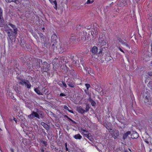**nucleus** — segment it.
<instances>
[{
    "label": "nucleus",
    "instance_id": "1",
    "mask_svg": "<svg viewBox=\"0 0 152 152\" xmlns=\"http://www.w3.org/2000/svg\"><path fill=\"white\" fill-rule=\"evenodd\" d=\"M35 111H32L31 114L28 115V118L29 119H33L35 117L38 119L43 118L45 117V114L42 111L36 108Z\"/></svg>",
    "mask_w": 152,
    "mask_h": 152
},
{
    "label": "nucleus",
    "instance_id": "2",
    "mask_svg": "<svg viewBox=\"0 0 152 152\" xmlns=\"http://www.w3.org/2000/svg\"><path fill=\"white\" fill-rule=\"evenodd\" d=\"M18 80L19 84L22 86L25 85L28 89L31 88V85L29 80H25L23 78L20 77H18Z\"/></svg>",
    "mask_w": 152,
    "mask_h": 152
},
{
    "label": "nucleus",
    "instance_id": "3",
    "mask_svg": "<svg viewBox=\"0 0 152 152\" xmlns=\"http://www.w3.org/2000/svg\"><path fill=\"white\" fill-rule=\"evenodd\" d=\"M42 65H43L41 68L42 72H47L48 70H50V65L46 62H44Z\"/></svg>",
    "mask_w": 152,
    "mask_h": 152
},
{
    "label": "nucleus",
    "instance_id": "4",
    "mask_svg": "<svg viewBox=\"0 0 152 152\" xmlns=\"http://www.w3.org/2000/svg\"><path fill=\"white\" fill-rule=\"evenodd\" d=\"M61 43H54L52 44V48L53 49L54 52L56 51V50H58L59 51H60V49L61 48Z\"/></svg>",
    "mask_w": 152,
    "mask_h": 152
},
{
    "label": "nucleus",
    "instance_id": "5",
    "mask_svg": "<svg viewBox=\"0 0 152 152\" xmlns=\"http://www.w3.org/2000/svg\"><path fill=\"white\" fill-rule=\"evenodd\" d=\"M144 102L145 104L148 107L150 106L152 103L151 99L150 96L148 95L145 96Z\"/></svg>",
    "mask_w": 152,
    "mask_h": 152
},
{
    "label": "nucleus",
    "instance_id": "6",
    "mask_svg": "<svg viewBox=\"0 0 152 152\" xmlns=\"http://www.w3.org/2000/svg\"><path fill=\"white\" fill-rule=\"evenodd\" d=\"M7 34V35L9 37V39L12 40L15 37L17 33H14V31H13L12 30V31H8L6 32Z\"/></svg>",
    "mask_w": 152,
    "mask_h": 152
},
{
    "label": "nucleus",
    "instance_id": "7",
    "mask_svg": "<svg viewBox=\"0 0 152 152\" xmlns=\"http://www.w3.org/2000/svg\"><path fill=\"white\" fill-rule=\"evenodd\" d=\"M111 135L114 139H115L118 138L119 135V132L118 130H115L110 132Z\"/></svg>",
    "mask_w": 152,
    "mask_h": 152
},
{
    "label": "nucleus",
    "instance_id": "8",
    "mask_svg": "<svg viewBox=\"0 0 152 152\" xmlns=\"http://www.w3.org/2000/svg\"><path fill=\"white\" fill-rule=\"evenodd\" d=\"M117 40L118 41V42L124 45H125L129 49L130 48V47L129 45L127 44L126 41L125 40V41H124V40H123L121 38L118 37L117 38Z\"/></svg>",
    "mask_w": 152,
    "mask_h": 152
},
{
    "label": "nucleus",
    "instance_id": "9",
    "mask_svg": "<svg viewBox=\"0 0 152 152\" xmlns=\"http://www.w3.org/2000/svg\"><path fill=\"white\" fill-rule=\"evenodd\" d=\"M70 58L73 61V63L74 64H76V61L78 58L77 56L75 54L73 55H71L70 57Z\"/></svg>",
    "mask_w": 152,
    "mask_h": 152
},
{
    "label": "nucleus",
    "instance_id": "10",
    "mask_svg": "<svg viewBox=\"0 0 152 152\" xmlns=\"http://www.w3.org/2000/svg\"><path fill=\"white\" fill-rule=\"evenodd\" d=\"M71 79H68L66 81L67 84L71 88H74V87L75 84L72 82H71Z\"/></svg>",
    "mask_w": 152,
    "mask_h": 152
},
{
    "label": "nucleus",
    "instance_id": "11",
    "mask_svg": "<svg viewBox=\"0 0 152 152\" xmlns=\"http://www.w3.org/2000/svg\"><path fill=\"white\" fill-rule=\"evenodd\" d=\"M8 25L10 26L13 29L14 33H17L18 29L15 25L10 23H8Z\"/></svg>",
    "mask_w": 152,
    "mask_h": 152
},
{
    "label": "nucleus",
    "instance_id": "12",
    "mask_svg": "<svg viewBox=\"0 0 152 152\" xmlns=\"http://www.w3.org/2000/svg\"><path fill=\"white\" fill-rule=\"evenodd\" d=\"M58 37L55 34H53L51 37V40L52 43H56L57 42L56 41Z\"/></svg>",
    "mask_w": 152,
    "mask_h": 152
},
{
    "label": "nucleus",
    "instance_id": "13",
    "mask_svg": "<svg viewBox=\"0 0 152 152\" xmlns=\"http://www.w3.org/2000/svg\"><path fill=\"white\" fill-rule=\"evenodd\" d=\"M131 138L132 139H137L139 137V135L138 133L135 131L133 132L132 134H131Z\"/></svg>",
    "mask_w": 152,
    "mask_h": 152
},
{
    "label": "nucleus",
    "instance_id": "14",
    "mask_svg": "<svg viewBox=\"0 0 152 152\" xmlns=\"http://www.w3.org/2000/svg\"><path fill=\"white\" fill-rule=\"evenodd\" d=\"M78 37L76 36L75 34H72L70 35V38L69 40L71 42H74L76 40V39H77Z\"/></svg>",
    "mask_w": 152,
    "mask_h": 152
},
{
    "label": "nucleus",
    "instance_id": "15",
    "mask_svg": "<svg viewBox=\"0 0 152 152\" xmlns=\"http://www.w3.org/2000/svg\"><path fill=\"white\" fill-rule=\"evenodd\" d=\"M42 42V44L43 45V46L46 47L47 48L49 47L51 45L50 43L47 41L46 39H45V41H43Z\"/></svg>",
    "mask_w": 152,
    "mask_h": 152
},
{
    "label": "nucleus",
    "instance_id": "16",
    "mask_svg": "<svg viewBox=\"0 0 152 152\" xmlns=\"http://www.w3.org/2000/svg\"><path fill=\"white\" fill-rule=\"evenodd\" d=\"M131 132L130 131H128L125 133L123 137V139L125 140L127 137L129 136V135H130L131 134Z\"/></svg>",
    "mask_w": 152,
    "mask_h": 152
},
{
    "label": "nucleus",
    "instance_id": "17",
    "mask_svg": "<svg viewBox=\"0 0 152 152\" xmlns=\"http://www.w3.org/2000/svg\"><path fill=\"white\" fill-rule=\"evenodd\" d=\"M50 148L52 151H53L54 150V151H56V152H61V150H59L58 151V149L56 147V146L54 145L53 144H51Z\"/></svg>",
    "mask_w": 152,
    "mask_h": 152
},
{
    "label": "nucleus",
    "instance_id": "18",
    "mask_svg": "<svg viewBox=\"0 0 152 152\" xmlns=\"http://www.w3.org/2000/svg\"><path fill=\"white\" fill-rule=\"evenodd\" d=\"M41 125L43 126V127L47 130H49L50 129V127L48 125L46 124L43 122H42L41 124Z\"/></svg>",
    "mask_w": 152,
    "mask_h": 152
},
{
    "label": "nucleus",
    "instance_id": "19",
    "mask_svg": "<svg viewBox=\"0 0 152 152\" xmlns=\"http://www.w3.org/2000/svg\"><path fill=\"white\" fill-rule=\"evenodd\" d=\"M38 34L41 40H42V42L45 41V39H46L45 36L41 32H39Z\"/></svg>",
    "mask_w": 152,
    "mask_h": 152
},
{
    "label": "nucleus",
    "instance_id": "20",
    "mask_svg": "<svg viewBox=\"0 0 152 152\" xmlns=\"http://www.w3.org/2000/svg\"><path fill=\"white\" fill-rule=\"evenodd\" d=\"M88 100L91 103L92 106H96V102L91 98L90 95L89 96V98L88 99Z\"/></svg>",
    "mask_w": 152,
    "mask_h": 152
},
{
    "label": "nucleus",
    "instance_id": "21",
    "mask_svg": "<svg viewBox=\"0 0 152 152\" xmlns=\"http://www.w3.org/2000/svg\"><path fill=\"white\" fill-rule=\"evenodd\" d=\"M97 48L96 46H94L92 48L91 52L92 53L95 54L97 53Z\"/></svg>",
    "mask_w": 152,
    "mask_h": 152
},
{
    "label": "nucleus",
    "instance_id": "22",
    "mask_svg": "<svg viewBox=\"0 0 152 152\" xmlns=\"http://www.w3.org/2000/svg\"><path fill=\"white\" fill-rule=\"evenodd\" d=\"M78 112L79 113L83 114L85 113V111L81 106H80L78 108Z\"/></svg>",
    "mask_w": 152,
    "mask_h": 152
},
{
    "label": "nucleus",
    "instance_id": "23",
    "mask_svg": "<svg viewBox=\"0 0 152 152\" xmlns=\"http://www.w3.org/2000/svg\"><path fill=\"white\" fill-rule=\"evenodd\" d=\"M8 25V24L5 25L4 26V31L6 32L8 31H12V29L9 27Z\"/></svg>",
    "mask_w": 152,
    "mask_h": 152
},
{
    "label": "nucleus",
    "instance_id": "24",
    "mask_svg": "<svg viewBox=\"0 0 152 152\" xmlns=\"http://www.w3.org/2000/svg\"><path fill=\"white\" fill-rule=\"evenodd\" d=\"M42 62V60L40 59L37 60L36 62V66L38 68L40 67L41 63Z\"/></svg>",
    "mask_w": 152,
    "mask_h": 152
},
{
    "label": "nucleus",
    "instance_id": "25",
    "mask_svg": "<svg viewBox=\"0 0 152 152\" xmlns=\"http://www.w3.org/2000/svg\"><path fill=\"white\" fill-rule=\"evenodd\" d=\"M4 20L3 16H0V27H3L4 25Z\"/></svg>",
    "mask_w": 152,
    "mask_h": 152
},
{
    "label": "nucleus",
    "instance_id": "26",
    "mask_svg": "<svg viewBox=\"0 0 152 152\" xmlns=\"http://www.w3.org/2000/svg\"><path fill=\"white\" fill-rule=\"evenodd\" d=\"M73 137L76 140H80L82 137L80 134H77L74 135Z\"/></svg>",
    "mask_w": 152,
    "mask_h": 152
},
{
    "label": "nucleus",
    "instance_id": "27",
    "mask_svg": "<svg viewBox=\"0 0 152 152\" xmlns=\"http://www.w3.org/2000/svg\"><path fill=\"white\" fill-rule=\"evenodd\" d=\"M39 95H42L43 94L39 90L38 88H35L34 90Z\"/></svg>",
    "mask_w": 152,
    "mask_h": 152
},
{
    "label": "nucleus",
    "instance_id": "28",
    "mask_svg": "<svg viewBox=\"0 0 152 152\" xmlns=\"http://www.w3.org/2000/svg\"><path fill=\"white\" fill-rule=\"evenodd\" d=\"M48 92H47L46 93V94L47 96V98L48 99H52L53 97V96L52 94L50 93H48Z\"/></svg>",
    "mask_w": 152,
    "mask_h": 152
},
{
    "label": "nucleus",
    "instance_id": "29",
    "mask_svg": "<svg viewBox=\"0 0 152 152\" xmlns=\"http://www.w3.org/2000/svg\"><path fill=\"white\" fill-rule=\"evenodd\" d=\"M81 131L83 135L85 134H90L88 131L82 128L81 129Z\"/></svg>",
    "mask_w": 152,
    "mask_h": 152
},
{
    "label": "nucleus",
    "instance_id": "30",
    "mask_svg": "<svg viewBox=\"0 0 152 152\" xmlns=\"http://www.w3.org/2000/svg\"><path fill=\"white\" fill-rule=\"evenodd\" d=\"M79 38H80L81 40H85L86 39V37H85L84 34L82 35L81 33V34L79 35Z\"/></svg>",
    "mask_w": 152,
    "mask_h": 152
},
{
    "label": "nucleus",
    "instance_id": "31",
    "mask_svg": "<svg viewBox=\"0 0 152 152\" xmlns=\"http://www.w3.org/2000/svg\"><path fill=\"white\" fill-rule=\"evenodd\" d=\"M64 108L67 110H68L69 112L72 113H73L74 112L72 110H69V108L66 105H64Z\"/></svg>",
    "mask_w": 152,
    "mask_h": 152
},
{
    "label": "nucleus",
    "instance_id": "32",
    "mask_svg": "<svg viewBox=\"0 0 152 152\" xmlns=\"http://www.w3.org/2000/svg\"><path fill=\"white\" fill-rule=\"evenodd\" d=\"M53 3H54L55 4V6L54 7V8L56 10H57V3L56 0H55L54 1H53Z\"/></svg>",
    "mask_w": 152,
    "mask_h": 152
},
{
    "label": "nucleus",
    "instance_id": "33",
    "mask_svg": "<svg viewBox=\"0 0 152 152\" xmlns=\"http://www.w3.org/2000/svg\"><path fill=\"white\" fill-rule=\"evenodd\" d=\"M86 107L85 109V112H87L89 111V109L90 108V105L89 104H86Z\"/></svg>",
    "mask_w": 152,
    "mask_h": 152
},
{
    "label": "nucleus",
    "instance_id": "34",
    "mask_svg": "<svg viewBox=\"0 0 152 152\" xmlns=\"http://www.w3.org/2000/svg\"><path fill=\"white\" fill-rule=\"evenodd\" d=\"M103 48L105 49L104 47H103V45H102L100 48V50L99 51V53H102V50H103Z\"/></svg>",
    "mask_w": 152,
    "mask_h": 152
},
{
    "label": "nucleus",
    "instance_id": "35",
    "mask_svg": "<svg viewBox=\"0 0 152 152\" xmlns=\"http://www.w3.org/2000/svg\"><path fill=\"white\" fill-rule=\"evenodd\" d=\"M74 72V70H72L71 71V72H70V74L72 73V76H73L74 77H75V76H76V73H75Z\"/></svg>",
    "mask_w": 152,
    "mask_h": 152
},
{
    "label": "nucleus",
    "instance_id": "36",
    "mask_svg": "<svg viewBox=\"0 0 152 152\" xmlns=\"http://www.w3.org/2000/svg\"><path fill=\"white\" fill-rule=\"evenodd\" d=\"M41 142L42 143L44 144V146L45 147H47V146L48 145V143L47 142L42 140L41 141Z\"/></svg>",
    "mask_w": 152,
    "mask_h": 152
},
{
    "label": "nucleus",
    "instance_id": "37",
    "mask_svg": "<svg viewBox=\"0 0 152 152\" xmlns=\"http://www.w3.org/2000/svg\"><path fill=\"white\" fill-rule=\"evenodd\" d=\"M61 82L62 83L63 86L65 88H66L67 87V85L63 81H62Z\"/></svg>",
    "mask_w": 152,
    "mask_h": 152
},
{
    "label": "nucleus",
    "instance_id": "38",
    "mask_svg": "<svg viewBox=\"0 0 152 152\" xmlns=\"http://www.w3.org/2000/svg\"><path fill=\"white\" fill-rule=\"evenodd\" d=\"M87 138L91 141H92L93 140L91 136H90V135H89Z\"/></svg>",
    "mask_w": 152,
    "mask_h": 152
},
{
    "label": "nucleus",
    "instance_id": "39",
    "mask_svg": "<svg viewBox=\"0 0 152 152\" xmlns=\"http://www.w3.org/2000/svg\"><path fill=\"white\" fill-rule=\"evenodd\" d=\"M94 2V1H91L90 0H87V1L86 2V4H90L93 3Z\"/></svg>",
    "mask_w": 152,
    "mask_h": 152
},
{
    "label": "nucleus",
    "instance_id": "40",
    "mask_svg": "<svg viewBox=\"0 0 152 152\" xmlns=\"http://www.w3.org/2000/svg\"><path fill=\"white\" fill-rule=\"evenodd\" d=\"M85 86L86 87L87 89V90H88L89 88L91 87L90 85L89 84H88V83L86 84Z\"/></svg>",
    "mask_w": 152,
    "mask_h": 152
},
{
    "label": "nucleus",
    "instance_id": "41",
    "mask_svg": "<svg viewBox=\"0 0 152 152\" xmlns=\"http://www.w3.org/2000/svg\"><path fill=\"white\" fill-rule=\"evenodd\" d=\"M61 48L60 49V51H61L62 50H64V49H66V48H64V45H62L61 44Z\"/></svg>",
    "mask_w": 152,
    "mask_h": 152
},
{
    "label": "nucleus",
    "instance_id": "42",
    "mask_svg": "<svg viewBox=\"0 0 152 152\" xmlns=\"http://www.w3.org/2000/svg\"><path fill=\"white\" fill-rule=\"evenodd\" d=\"M15 91H16V92L17 93H20V91L19 90L18 88V87H17V88H15Z\"/></svg>",
    "mask_w": 152,
    "mask_h": 152
},
{
    "label": "nucleus",
    "instance_id": "43",
    "mask_svg": "<svg viewBox=\"0 0 152 152\" xmlns=\"http://www.w3.org/2000/svg\"><path fill=\"white\" fill-rule=\"evenodd\" d=\"M84 91L85 93L88 95H89V92L88 91V90H85Z\"/></svg>",
    "mask_w": 152,
    "mask_h": 152
},
{
    "label": "nucleus",
    "instance_id": "44",
    "mask_svg": "<svg viewBox=\"0 0 152 152\" xmlns=\"http://www.w3.org/2000/svg\"><path fill=\"white\" fill-rule=\"evenodd\" d=\"M102 43H103L102 44V45H103H103H105L106 44V42L104 40H102Z\"/></svg>",
    "mask_w": 152,
    "mask_h": 152
},
{
    "label": "nucleus",
    "instance_id": "45",
    "mask_svg": "<svg viewBox=\"0 0 152 152\" xmlns=\"http://www.w3.org/2000/svg\"><path fill=\"white\" fill-rule=\"evenodd\" d=\"M92 71L90 69H89L88 70L87 72H86V73L90 74L91 73V72Z\"/></svg>",
    "mask_w": 152,
    "mask_h": 152
},
{
    "label": "nucleus",
    "instance_id": "46",
    "mask_svg": "<svg viewBox=\"0 0 152 152\" xmlns=\"http://www.w3.org/2000/svg\"><path fill=\"white\" fill-rule=\"evenodd\" d=\"M2 16V10L1 9L0 7V16Z\"/></svg>",
    "mask_w": 152,
    "mask_h": 152
},
{
    "label": "nucleus",
    "instance_id": "47",
    "mask_svg": "<svg viewBox=\"0 0 152 152\" xmlns=\"http://www.w3.org/2000/svg\"><path fill=\"white\" fill-rule=\"evenodd\" d=\"M66 96V94H64L61 93L60 94V96Z\"/></svg>",
    "mask_w": 152,
    "mask_h": 152
},
{
    "label": "nucleus",
    "instance_id": "48",
    "mask_svg": "<svg viewBox=\"0 0 152 152\" xmlns=\"http://www.w3.org/2000/svg\"><path fill=\"white\" fill-rule=\"evenodd\" d=\"M148 75L151 76V77L152 76V72H148Z\"/></svg>",
    "mask_w": 152,
    "mask_h": 152
},
{
    "label": "nucleus",
    "instance_id": "49",
    "mask_svg": "<svg viewBox=\"0 0 152 152\" xmlns=\"http://www.w3.org/2000/svg\"><path fill=\"white\" fill-rule=\"evenodd\" d=\"M40 150L41 152H44L45 151L43 147H41L40 148Z\"/></svg>",
    "mask_w": 152,
    "mask_h": 152
},
{
    "label": "nucleus",
    "instance_id": "50",
    "mask_svg": "<svg viewBox=\"0 0 152 152\" xmlns=\"http://www.w3.org/2000/svg\"><path fill=\"white\" fill-rule=\"evenodd\" d=\"M149 120L151 121H152V114L151 115V116L149 117Z\"/></svg>",
    "mask_w": 152,
    "mask_h": 152
},
{
    "label": "nucleus",
    "instance_id": "51",
    "mask_svg": "<svg viewBox=\"0 0 152 152\" xmlns=\"http://www.w3.org/2000/svg\"><path fill=\"white\" fill-rule=\"evenodd\" d=\"M11 98L13 100H15V98L14 97V96L12 95L11 96Z\"/></svg>",
    "mask_w": 152,
    "mask_h": 152
},
{
    "label": "nucleus",
    "instance_id": "52",
    "mask_svg": "<svg viewBox=\"0 0 152 152\" xmlns=\"http://www.w3.org/2000/svg\"><path fill=\"white\" fill-rule=\"evenodd\" d=\"M118 49H119V50L122 52L123 53H124V51L120 48H118Z\"/></svg>",
    "mask_w": 152,
    "mask_h": 152
},
{
    "label": "nucleus",
    "instance_id": "53",
    "mask_svg": "<svg viewBox=\"0 0 152 152\" xmlns=\"http://www.w3.org/2000/svg\"><path fill=\"white\" fill-rule=\"evenodd\" d=\"M88 69H89L87 67H86L85 68V70L86 71V72H87Z\"/></svg>",
    "mask_w": 152,
    "mask_h": 152
},
{
    "label": "nucleus",
    "instance_id": "54",
    "mask_svg": "<svg viewBox=\"0 0 152 152\" xmlns=\"http://www.w3.org/2000/svg\"><path fill=\"white\" fill-rule=\"evenodd\" d=\"M72 121V122L73 124H77V123H76L75 121H73V120H72V121Z\"/></svg>",
    "mask_w": 152,
    "mask_h": 152
},
{
    "label": "nucleus",
    "instance_id": "55",
    "mask_svg": "<svg viewBox=\"0 0 152 152\" xmlns=\"http://www.w3.org/2000/svg\"><path fill=\"white\" fill-rule=\"evenodd\" d=\"M89 135H91V134H85V135H84V136L87 137H88V136Z\"/></svg>",
    "mask_w": 152,
    "mask_h": 152
},
{
    "label": "nucleus",
    "instance_id": "56",
    "mask_svg": "<svg viewBox=\"0 0 152 152\" xmlns=\"http://www.w3.org/2000/svg\"><path fill=\"white\" fill-rule=\"evenodd\" d=\"M64 117L67 118L68 119L69 118V117L66 115H65Z\"/></svg>",
    "mask_w": 152,
    "mask_h": 152
},
{
    "label": "nucleus",
    "instance_id": "57",
    "mask_svg": "<svg viewBox=\"0 0 152 152\" xmlns=\"http://www.w3.org/2000/svg\"><path fill=\"white\" fill-rule=\"evenodd\" d=\"M10 151L11 152H14V150L12 148L10 149Z\"/></svg>",
    "mask_w": 152,
    "mask_h": 152
},
{
    "label": "nucleus",
    "instance_id": "58",
    "mask_svg": "<svg viewBox=\"0 0 152 152\" xmlns=\"http://www.w3.org/2000/svg\"><path fill=\"white\" fill-rule=\"evenodd\" d=\"M49 1L52 4H53V0H49Z\"/></svg>",
    "mask_w": 152,
    "mask_h": 152
},
{
    "label": "nucleus",
    "instance_id": "59",
    "mask_svg": "<svg viewBox=\"0 0 152 152\" xmlns=\"http://www.w3.org/2000/svg\"><path fill=\"white\" fill-rule=\"evenodd\" d=\"M65 148L67 147V143H65Z\"/></svg>",
    "mask_w": 152,
    "mask_h": 152
},
{
    "label": "nucleus",
    "instance_id": "60",
    "mask_svg": "<svg viewBox=\"0 0 152 152\" xmlns=\"http://www.w3.org/2000/svg\"><path fill=\"white\" fill-rule=\"evenodd\" d=\"M13 120L15 121L16 123H17V121H16V119L15 118H13Z\"/></svg>",
    "mask_w": 152,
    "mask_h": 152
},
{
    "label": "nucleus",
    "instance_id": "61",
    "mask_svg": "<svg viewBox=\"0 0 152 152\" xmlns=\"http://www.w3.org/2000/svg\"><path fill=\"white\" fill-rule=\"evenodd\" d=\"M66 148V151H68V149L67 147L65 148Z\"/></svg>",
    "mask_w": 152,
    "mask_h": 152
},
{
    "label": "nucleus",
    "instance_id": "62",
    "mask_svg": "<svg viewBox=\"0 0 152 152\" xmlns=\"http://www.w3.org/2000/svg\"><path fill=\"white\" fill-rule=\"evenodd\" d=\"M68 119L69 121H72V120L70 118H69V119Z\"/></svg>",
    "mask_w": 152,
    "mask_h": 152
},
{
    "label": "nucleus",
    "instance_id": "63",
    "mask_svg": "<svg viewBox=\"0 0 152 152\" xmlns=\"http://www.w3.org/2000/svg\"><path fill=\"white\" fill-rule=\"evenodd\" d=\"M145 142L148 144L149 143V142L148 141H146Z\"/></svg>",
    "mask_w": 152,
    "mask_h": 152
},
{
    "label": "nucleus",
    "instance_id": "64",
    "mask_svg": "<svg viewBox=\"0 0 152 152\" xmlns=\"http://www.w3.org/2000/svg\"><path fill=\"white\" fill-rule=\"evenodd\" d=\"M42 30H44L45 29V28L44 27H43L42 28Z\"/></svg>",
    "mask_w": 152,
    "mask_h": 152
}]
</instances>
